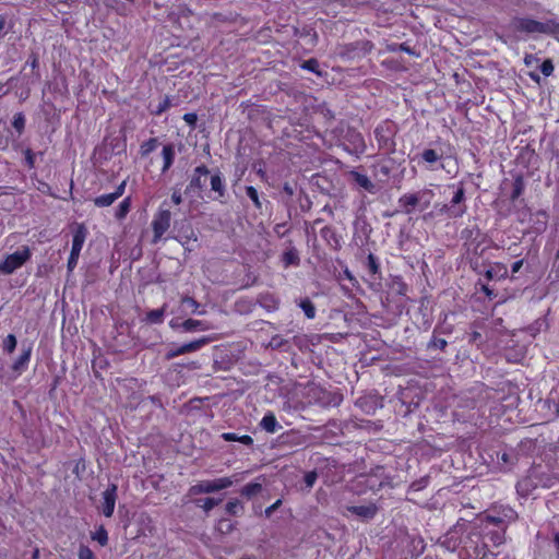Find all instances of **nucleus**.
I'll return each instance as SVG.
<instances>
[{"mask_svg":"<svg viewBox=\"0 0 559 559\" xmlns=\"http://www.w3.org/2000/svg\"><path fill=\"white\" fill-rule=\"evenodd\" d=\"M373 48H374V45L372 41L364 39V40H358L354 44H350V49H348V51L359 50L362 56H366V55L370 53Z\"/></svg>","mask_w":559,"mask_h":559,"instance_id":"nucleus-41","label":"nucleus"},{"mask_svg":"<svg viewBox=\"0 0 559 559\" xmlns=\"http://www.w3.org/2000/svg\"><path fill=\"white\" fill-rule=\"evenodd\" d=\"M233 481L228 477H222L213 480H202L189 489L190 495L210 493L228 488Z\"/></svg>","mask_w":559,"mask_h":559,"instance_id":"nucleus-13","label":"nucleus"},{"mask_svg":"<svg viewBox=\"0 0 559 559\" xmlns=\"http://www.w3.org/2000/svg\"><path fill=\"white\" fill-rule=\"evenodd\" d=\"M181 328L186 332L205 331L207 325L205 322L195 319H187L181 323Z\"/></svg>","mask_w":559,"mask_h":559,"instance_id":"nucleus-39","label":"nucleus"},{"mask_svg":"<svg viewBox=\"0 0 559 559\" xmlns=\"http://www.w3.org/2000/svg\"><path fill=\"white\" fill-rule=\"evenodd\" d=\"M513 27L516 32L525 34H540L542 22L530 17H515Z\"/></svg>","mask_w":559,"mask_h":559,"instance_id":"nucleus-21","label":"nucleus"},{"mask_svg":"<svg viewBox=\"0 0 559 559\" xmlns=\"http://www.w3.org/2000/svg\"><path fill=\"white\" fill-rule=\"evenodd\" d=\"M225 510L229 515H240L243 512V504L240 500L234 499L226 503Z\"/></svg>","mask_w":559,"mask_h":559,"instance_id":"nucleus-44","label":"nucleus"},{"mask_svg":"<svg viewBox=\"0 0 559 559\" xmlns=\"http://www.w3.org/2000/svg\"><path fill=\"white\" fill-rule=\"evenodd\" d=\"M538 406L546 421L554 420L559 416V403L554 400L539 401Z\"/></svg>","mask_w":559,"mask_h":559,"instance_id":"nucleus-27","label":"nucleus"},{"mask_svg":"<svg viewBox=\"0 0 559 559\" xmlns=\"http://www.w3.org/2000/svg\"><path fill=\"white\" fill-rule=\"evenodd\" d=\"M209 174L210 170L205 165L197 166L193 169V174L189 182L188 189L198 192L203 191L205 188V182Z\"/></svg>","mask_w":559,"mask_h":559,"instance_id":"nucleus-20","label":"nucleus"},{"mask_svg":"<svg viewBox=\"0 0 559 559\" xmlns=\"http://www.w3.org/2000/svg\"><path fill=\"white\" fill-rule=\"evenodd\" d=\"M484 552H489V550H488L487 545L483 543L480 546L475 545V547L473 548V551L469 552V556L479 558L481 555H484Z\"/></svg>","mask_w":559,"mask_h":559,"instance_id":"nucleus-63","label":"nucleus"},{"mask_svg":"<svg viewBox=\"0 0 559 559\" xmlns=\"http://www.w3.org/2000/svg\"><path fill=\"white\" fill-rule=\"evenodd\" d=\"M132 205V199L131 197L124 198L118 205L116 212H115V218L117 221H122L127 217L131 210Z\"/></svg>","mask_w":559,"mask_h":559,"instance_id":"nucleus-38","label":"nucleus"},{"mask_svg":"<svg viewBox=\"0 0 559 559\" xmlns=\"http://www.w3.org/2000/svg\"><path fill=\"white\" fill-rule=\"evenodd\" d=\"M320 236L326 246L333 251L342 249V235H340L335 227L326 225L320 230Z\"/></svg>","mask_w":559,"mask_h":559,"instance_id":"nucleus-18","label":"nucleus"},{"mask_svg":"<svg viewBox=\"0 0 559 559\" xmlns=\"http://www.w3.org/2000/svg\"><path fill=\"white\" fill-rule=\"evenodd\" d=\"M32 257V252L27 246L11 254H8L0 263V272L12 274L14 271L24 265Z\"/></svg>","mask_w":559,"mask_h":559,"instance_id":"nucleus-8","label":"nucleus"},{"mask_svg":"<svg viewBox=\"0 0 559 559\" xmlns=\"http://www.w3.org/2000/svg\"><path fill=\"white\" fill-rule=\"evenodd\" d=\"M397 205L400 210L396 212H401L406 215L413 214L416 210H418L419 205L418 191L402 194L397 200Z\"/></svg>","mask_w":559,"mask_h":559,"instance_id":"nucleus-19","label":"nucleus"},{"mask_svg":"<svg viewBox=\"0 0 559 559\" xmlns=\"http://www.w3.org/2000/svg\"><path fill=\"white\" fill-rule=\"evenodd\" d=\"M407 292L408 285L404 282L403 277L400 275L393 276L388 285L385 298L388 305L394 302L396 310L401 311L405 307Z\"/></svg>","mask_w":559,"mask_h":559,"instance_id":"nucleus-4","label":"nucleus"},{"mask_svg":"<svg viewBox=\"0 0 559 559\" xmlns=\"http://www.w3.org/2000/svg\"><path fill=\"white\" fill-rule=\"evenodd\" d=\"M435 195L436 194L432 189L425 188V189L419 190L418 191V201H419L418 211L419 212L426 211L431 205V202H432Z\"/></svg>","mask_w":559,"mask_h":559,"instance_id":"nucleus-34","label":"nucleus"},{"mask_svg":"<svg viewBox=\"0 0 559 559\" xmlns=\"http://www.w3.org/2000/svg\"><path fill=\"white\" fill-rule=\"evenodd\" d=\"M175 146L173 143L165 144L162 150L163 167L162 173L165 174L170 169L175 162Z\"/></svg>","mask_w":559,"mask_h":559,"instance_id":"nucleus-31","label":"nucleus"},{"mask_svg":"<svg viewBox=\"0 0 559 559\" xmlns=\"http://www.w3.org/2000/svg\"><path fill=\"white\" fill-rule=\"evenodd\" d=\"M222 500L215 499V498H204V499H197L195 504L198 507H201L204 509L205 512H209L212 510L215 506H217Z\"/></svg>","mask_w":559,"mask_h":559,"instance_id":"nucleus-52","label":"nucleus"},{"mask_svg":"<svg viewBox=\"0 0 559 559\" xmlns=\"http://www.w3.org/2000/svg\"><path fill=\"white\" fill-rule=\"evenodd\" d=\"M448 346V342L444 338L432 337L428 343V348H437L440 350H444Z\"/></svg>","mask_w":559,"mask_h":559,"instance_id":"nucleus-58","label":"nucleus"},{"mask_svg":"<svg viewBox=\"0 0 559 559\" xmlns=\"http://www.w3.org/2000/svg\"><path fill=\"white\" fill-rule=\"evenodd\" d=\"M549 215L545 210H538L531 214V230L535 234H543L548 226Z\"/></svg>","mask_w":559,"mask_h":559,"instance_id":"nucleus-25","label":"nucleus"},{"mask_svg":"<svg viewBox=\"0 0 559 559\" xmlns=\"http://www.w3.org/2000/svg\"><path fill=\"white\" fill-rule=\"evenodd\" d=\"M301 69L304 70H307V71H310L312 73H316L318 75H321V72L319 70L320 68V64H319V61L316 59V58H310L308 60H305L302 63H301Z\"/></svg>","mask_w":559,"mask_h":559,"instance_id":"nucleus-53","label":"nucleus"},{"mask_svg":"<svg viewBox=\"0 0 559 559\" xmlns=\"http://www.w3.org/2000/svg\"><path fill=\"white\" fill-rule=\"evenodd\" d=\"M164 205L165 202L162 203L157 212L154 214L151 224L153 229V243H157L163 238L171 224V212L169 209H165Z\"/></svg>","mask_w":559,"mask_h":559,"instance_id":"nucleus-7","label":"nucleus"},{"mask_svg":"<svg viewBox=\"0 0 559 559\" xmlns=\"http://www.w3.org/2000/svg\"><path fill=\"white\" fill-rule=\"evenodd\" d=\"M374 139L379 151L390 155L396 150L395 136L397 134V126L392 120L381 121L374 129Z\"/></svg>","mask_w":559,"mask_h":559,"instance_id":"nucleus-3","label":"nucleus"},{"mask_svg":"<svg viewBox=\"0 0 559 559\" xmlns=\"http://www.w3.org/2000/svg\"><path fill=\"white\" fill-rule=\"evenodd\" d=\"M468 343L469 344H474L477 347H480V345L483 344V336H481V334L478 331L473 330L468 334Z\"/></svg>","mask_w":559,"mask_h":559,"instance_id":"nucleus-60","label":"nucleus"},{"mask_svg":"<svg viewBox=\"0 0 559 559\" xmlns=\"http://www.w3.org/2000/svg\"><path fill=\"white\" fill-rule=\"evenodd\" d=\"M366 267L368 273L374 278H381L380 263L378 258L373 253H369L367 257Z\"/></svg>","mask_w":559,"mask_h":559,"instance_id":"nucleus-36","label":"nucleus"},{"mask_svg":"<svg viewBox=\"0 0 559 559\" xmlns=\"http://www.w3.org/2000/svg\"><path fill=\"white\" fill-rule=\"evenodd\" d=\"M486 236H480V239L477 237L474 238L467 248V252L471 255L469 263L471 267L477 272L478 274H481L479 259L485 254V252L490 248V245L487 243Z\"/></svg>","mask_w":559,"mask_h":559,"instance_id":"nucleus-9","label":"nucleus"},{"mask_svg":"<svg viewBox=\"0 0 559 559\" xmlns=\"http://www.w3.org/2000/svg\"><path fill=\"white\" fill-rule=\"evenodd\" d=\"M346 141L348 142V146L346 150L356 156H359L366 151V143L362 134L360 132H349L346 135Z\"/></svg>","mask_w":559,"mask_h":559,"instance_id":"nucleus-24","label":"nucleus"},{"mask_svg":"<svg viewBox=\"0 0 559 559\" xmlns=\"http://www.w3.org/2000/svg\"><path fill=\"white\" fill-rule=\"evenodd\" d=\"M79 559H96L93 551L85 545H81L79 549Z\"/></svg>","mask_w":559,"mask_h":559,"instance_id":"nucleus-62","label":"nucleus"},{"mask_svg":"<svg viewBox=\"0 0 559 559\" xmlns=\"http://www.w3.org/2000/svg\"><path fill=\"white\" fill-rule=\"evenodd\" d=\"M355 405L367 415H373L377 409L383 407V397L379 394L367 393L359 396Z\"/></svg>","mask_w":559,"mask_h":559,"instance_id":"nucleus-14","label":"nucleus"},{"mask_svg":"<svg viewBox=\"0 0 559 559\" xmlns=\"http://www.w3.org/2000/svg\"><path fill=\"white\" fill-rule=\"evenodd\" d=\"M173 106L169 96H165L164 99L155 107L151 108L150 111L153 116H160Z\"/></svg>","mask_w":559,"mask_h":559,"instance_id":"nucleus-49","label":"nucleus"},{"mask_svg":"<svg viewBox=\"0 0 559 559\" xmlns=\"http://www.w3.org/2000/svg\"><path fill=\"white\" fill-rule=\"evenodd\" d=\"M359 484H364L368 489L373 492L381 490L385 485L389 484L388 477L384 476V469L382 466H377L369 473L359 475Z\"/></svg>","mask_w":559,"mask_h":559,"instance_id":"nucleus-10","label":"nucleus"},{"mask_svg":"<svg viewBox=\"0 0 559 559\" xmlns=\"http://www.w3.org/2000/svg\"><path fill=\"white\" fill-rule=\"evenodd\" d=\"M246 194L252 201V203L254 204V207L257 210H261L262 209V203H261V200H260V194H259L258 190L253 186H247L246 187Z\"/></svg>","mask_w":559,"mask_h":559,"instance_id":"nucleus-50","label":"nucleus"},{"mask_svg":"<svg viewBox=\"0 0 559 559\" xmlns=\"http://www.w3.org/2000/svg\"><path fill=\"white\" fill-rule=\"evenodd\" d=\"M539 69H540V72H542L545 76H550V75L552 74V72H554V69H555V67H554V63H552L551 59H545V60L542 62V64H540Z\"/></svg>","mask_w":559,"mask_h":559,"instance_id":"nucleus-59","label":"nucleus"},{"mask_svg":"<svg viewBox=\"0 0 559 559\" xmlns=\"http://www.w3.org/2000/svg\"><path fill=\"white\" fill-rule=\"evenodd\" d=\"M418 165L429 171H436L442 169L443 155L435 148H425L420 154L417 155Z\"/></svg>","mask_w":559,"mask_h":559,"instance_id":"nucleus-12","label":"nucleus"},{"mask_svg":"<svg viewBox=\"0 0 559 559\" xmlns=\"http://www.w3.org/2000/svg\"><path fill=\"white\" fill-rule=\"evenodd\" d=\"M525 190V180L522 174H516L513 176L512 181V190L509 195V199L512 203H514L523 193Z\"/></svg>","mask_w":559,"mask_h":559,"instance_id":"nucleus-32","label":"nucleus"},{"mask_svg":"<svg viewBox=\"0 0 559 559\" xmlns=\"http://www.w3.org/2000/svg\"><path fill=\"white\" fill-rule=\"evenodd\" d=\"M235 530V524L226 519L218 522V531L223 534H230Z\"/></svg>","mask_w":559,"mask_h":559,"instance_id":"nucleus-57","label":"nucleus"},{"mask_svg":"<svg viewBox=\"0 0 559 559\" xmlns=\"http://www.w3.org/2000/svg\"><path fill=\"white\" fill-rule=\"evenodd\" d=\"M211 341H212L211 337L202 336V337L193 340L189 343H186V344H182L179 346H173L166 352L165 359L171 360L178 356L197 352V350L201 349L202 347H204L205 345H207Z\"/></svg>","mask_w":559,"mask_h":559,"instance_id":"nucleus-11","label":"nucleus"},{"mask_svg":"<svg viewBox=\"0 0 559 559\" xmlns=\"http://www.w3.org/2000/svg\"><path fill=\"white\" fill-rule=\"evenodd\" d=\"M261 428L269 432L275 433L282 429V426L277 421L275 415L272 412H267L260 421Z\"/></svg>","mask_w":559,"mask_h":559,"instance_id":"nucleus-30","label":"nucleus"},{"mask_svg":"<svg viewBox=\"0 0 559 559\" xmlns=\"http://www.w3.org/2000/svg\"><path fill=\"white\" fill-rule=\"evenodd\" d=\"M518 519V513L508 506H498L490 509L483 522L495 526L508 527V525Z\"/></svg>","mask_w":559,"mask_h":559,"instance_id":"nucleus-6","label":"nucleus"},{"mask_svg":"<svg viewBox=\"0 0 559 559\" xmlns=\"http://www.w3.org/2000/svg\"><path fill=\"white\" fill-rule=\"evenodd\" d=\"M262 490V485L259 483H250L243 486L241 489V495L246 496L247 498H251L255 495H258Z\"/></svg>","mask_w":559,"mask_h":559,"instance_id":"nucleus-51","label":"nucleus"},{"mask_svg":"<svg viewBox=\"0 0 559 559\" xmlns=\"http://www.w3.org/2000/svg\"><path fill=\"white\" fill-rule=\"evenodd\" d=\"M32 343H22L21 353L11 365V370L13 373H15L16 377L21 376L28 369V365L32 358Z\"/></svg>","mask_w":559,"mask_h":559,"instance_id":"nucleus-15","label":"nucleus"},{"mask_svg":"<svg viewBox=\"0 0 559 559\" xmlns=\"http://www.w3.org/2000/svg\"><path fill=\"white\" fill-rule=\"evenodd\" d=\"M127 181L120 182L114 192L104 193L93 199V203L96 207H108L114 204L126 191Z\"/></svg>","mask_w":559,"mask_h":559,"instance_id":"nucleus-17","label":"nucleus"},{"mask_svg":"<svg viewBox=\"0 0 559 559\" xmlns=\"http://www.w3.org/2000/svg\"><path fill=\"white\" fill-rule=\"evenodd\" d=\"M73 474H75L79 478L82 477V475L85 472V463L83 459H80L78 462H75L73 469Z\"/></svg>","mask_w":559,"mask_h":559,"instance_id":"nucleus-64","label":"nucleus"},{"mask_svg":"<svg viewBox=\"0 0 559 559\" xmlns=\"http://www.w3.org/2000/svg\"><path fill=\"white\" fill-rule=\"evenodd\" d=\"M476 290L477 293H483L488 300H493L497 297V293L489 286L487 281L483 282L479 280L476 283Z\"/></svg>","mask_w":559,"mask_h":559,"instance_id":"nucleus-43","label":"nucleus"},{"mask_svg":"<svg viewBox=\"0 0 559 559\" xmlns=\"http://www.w3.org/2000/svg\"><path fill=\"white\" fill-rule=\"evenodd\" d=\"M352 178L354 181L361 188H364L368 192L374 191V185L371 182V180L364 174H360L358 171H352L350 173Z\"/></svg>","mask_w":559,"mask_h":559,"instance_id":"nucleus-37","label":"nucleus"},{"mask_svg":"<svg viewBox=\"0 0 559 559\" xmlns=\"http://www.w3.org/2000/svg\"><path fill=\"white\" fill-rule=\"evenodd\" d=\"M317 478H318V474H317L316 471H311V472H308V473L305 474L304 483H305V488L308 491L313 487Z\"/></svg>","mask_w":559,"mask_h":559,"instance_id":"nucleus-56","label":"nucleus"},{"mask_svg":"<svg viewBox=\"0 0 559 559\" xmlns=\"http://www.w3.org/2000/svg\"><path fill=\"white\" fill-rule=\"evenodd\" d=\"M507 527L497 526V530L488 533V536L495 546H499L504 542V533Z\"/></svg>","mask_w":559,"mask_h":559,"instance_id":"nucleus-47","label":"nucleus"},{"mask_svg":"<svg viewBox=\"0 0 559 559\" xmlns=\"http://www.w3.org/2000/svg\"><path fill=\"white\" fill-rule=\"evenodd\" d=\"M12 127L21 134L25 129V116L23 112H16L13 116Z\"/></svg>","mask_w":559,"mask_h":559,"instance_id":"nucleus-54","label":"nucleus"},{"mask_svg":"<svg viewBox=\"0 0 559 559\" xmlns=\"http://www.w3.org/2000/svg\"><path fill=\"white\" fill-rule=\"evenodd\" d=\"M450 456L455 478L483 475L486 469L506 472L518 462V456Z\"/></svg>","mask_w":559,"mask_h":559,"instance_id":"nucleus-1","label":"nucleus"},{"mask_svg":"<svg viewBox=\"0 0 559 559\" xmlns=\"http://www.w3.org/2000/svg\"><path fill=\"white\" fill-rule=\"evenodd\" d=\"M345 510L364 521L372 520L378 513V507L372 502L366 506H346Z\"/></svg>","mask_w":559,"mask_h":559,"instance_id":"nucleus-23","label":"nucleus"},{"mask_svg":"<svg viewBox=\"0 0 559 559\" xmlns=\"http://www.w3.org/2000/svg\"><path fill=\"white\" fill-rule=\"evenodd\" d=\"M117 499V485L111 484L103 492V506L102 511L106 518H110L114 514L115 504Z\"/></svg>","mask_w":559,"mask_h":559,"instance_id":"nucleus-22","label":"nucleus"},{"mask_svg":"<svg viewBox=\"0 0 559 559\" xmlns=\"http://www.w3.org/2000/svg\"><path fill=\"white\" fill-rule=\"evenodd\" d=\"M211 190L216 193L215 200H221L226 194V186L223 175L216 171L211 176Z\"/></svg>","mask_w":559,"mask_h":559,"instance_id":"nucleus-29","label":"nucleus"},{"mask_svg":"<svg viewBox=\"0 0 559 559\" xmlns=\"http://www.w3.org/2000/svg\"><path fill=\"white\" fill-rule=\"evenodd\" d=\"M386 50L390 51V52H397V51H403L409 56H415V57H418L419 53L416 52V50L411 47L407 43H401V44H397V43H392V44H389L386 45Z\"/></svg>","mask_w":559,"mask_h":559,"instance_id":"nucleus-40","label":"nucleus"},{"mask_svg":"<svg viewBox=\"0 0 559 559\" xmlns=\"http://www.w3.org/2000/svg\"><path fill=\"white\" fill-rule=\"evenodd\" d=\"M93 539L97 540L102 546H106L108 543V534L104 526H100L98 531L93 535Z\"/></svg>","mask_w":559,"mask_h":559,"instance_id":"nucleus-55","label":"nucleus"},{"mask_svg":"<svg viewBox=\"0 0 559 559\" xmlns=\"http://www.w3.org/2000/svg\"><path fill=\"white\" fill-rule=\"evenodd\" d=\"M164 312H165V307H162L159 309L150 310L146 313V320L153 324L162 323L164 320Z\"/></svg>","mask_w":559,"mask_h":559,"instance_id":"nucleus-46","label":"nucleus"},{"mask_svg":"<svg viewBox=\"0 0 559 559\" xmlns=\"http://www.w3.org/2000/svg\"><path fill=\"white\" fill-rule=\"evenodd\" d=\"M299 307L302 309L305 316L308 319H313L316 317L317 310L316 306L309 298H304L299 302Z\"/></svg>","mask_w":559,"mask_h":559,"instance_id":"nucleus-45","label":"nucleus"},{"mask_svg":"<svg viewBox=\"0 0 559 559\" xmlns=\"http://www.w3.org/2000/svg\"><path fill=\"white\" fill-rule=\"evenodd\" d=\"M455 190L449 203L435 205V210L423 215L424 221L433 219L437 216L447 215L449 218H461L467 212L464 183L461 181L452 186Z\"/></svg>","mask_w":559,"mask_h":559,"instance_id":"nucleus-2","label":"nucleus"},{"mask_svg":"<svg viewBox=\"0 0 559 559\" xmlns=\"http://www.w3.org/2000/svg\"><path fill=\"white\" fill-rule=\"evenodd\" d=\"M17 345V340L14 334H8L2 341V349L7 354H12Z\"/></svg>","mask_w":559,"mask_h":559,"instance_id":"nucleus-48","label":"nucleus"},{"mask_svg":"<svg viewBox=\"0 0 559 559\" xmlns=\"http://www.w3.org/2000/svg\"><path fill=\"white\" fill-rule=\"evenodd\" d=\"M222 439L226 442H240L243 445L251 447L253 439L249 435H239L237 432H224Z\"/></svg>","mask_w":559,"mask_h":559,"instance_id":"nucleus-35","label":"nucleus"},{"mask_svg":"<svg viewBox=\"0 0 559 559\" xmlns=\"http://www.w3.org/2000/svg\"><path fill=\"white\" fill-rule=\"evenodd\" d=\"M540 34L551 36L559 41V20L548 19L542 22Z\"/></svg>","mask_w":559,"mask_h":559,"instance_id":"nucleus-33","label":"nucleus"},{"mask_svg":"<svg viewBox=\"0 0 559 559\" xmlns=\"http://www.w3.org/2000/svg\"><path fill=\"white\" fill-rule=\"evenodd\" d=\"M394 164L395 162L391 157L379 159L371 166L373 177L380 182H388L392 177Z\"/></svg>","mask_w":559,"mask_h":559,"instance_id":"nucleus-16","label":"nucleus"},{"mask_svg":"<svg viewBox=\"0 0 559 559\" xmlns=\"http://www.w3.org/2000/svg\"><path fill=\"white\" fill-rule=\"evenodd\" d=\"M158 144L159 142L157 138H150L140 145V155L142 157L148 156L157 148Z\"/></svg>","mask_w":559,"mask_h":559,"instance_id":"nucleus-42","label":"nucleus"},{"mask_svg":"<svg viewBox=\"0 0 559 559\" xmlns=\"http://www.w3.org/2000/svg\"><path fill=\"white\" fill-rule=\"evenodd\" d=\"M87 228L83 223L75 224L72 235V247L68 258L67 269L72 272L79 262L80 253L87 237Z\"/></svg>","mask_w":559,"mask_h":559,"instance_id":"nucleus-5","label":"nucleus"},{"mask_svg":"<svg viewBox=\"0 0 559 559\" xmlns=\"http://www.w3.org/2000/svg\"><path fill=\"white\" fill-rule=\"evenodd\" d=\"M281 262L285 269L289 266H299L300 257L298 250L294 246H289L281 255Z\"/></svg>","mask_w":559,"mask_h":559,"instance_id":"nucleus-28","label":"nucleus"},{"mask_svg":"<svg viewBox=\"0 0 559 559\" xmlns=\"http://www.w3.org/2000/svg\"><path fill=\"white\" fill-rule=\"evenodd\" d=\"M182 119L191 129L197 127L198 115L195 112H187L183 115Z\"/></svg>","mask_w":559,"mask_h":559,"instance_id":"nucleus-61","label":"nucleus"},{"mask_svg":"<svg viewBox=\"0 0 559 559\" xmlns=\"http://www.w3.org/2000/svg\"><path fill=\"white\" fill-rule=\"evenodd\" d=\"M484 277L487 282L497 280L501 281L508 277V269L502 262H493L489 264V267L484 272Z\"/></svg>","mask_w":559,"mask_h":559,"instance_id":"nucleus-26","label":"nucleus"}]
</instances>
